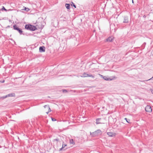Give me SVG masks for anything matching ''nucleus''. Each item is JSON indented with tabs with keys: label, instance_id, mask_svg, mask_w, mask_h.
I'll return each mask as SVG.
<instances>
[{
	"label": "nucleus",
	"instance_id": "obj_9",
	"mask_svg": "<svg viewBox=\"0 0 153 153\" xmlns=\"http://www.w3.org/2000/svg\"><path fill=\"white\" fill-rule=\"evenodd\" d=\"M128 17L127 16H124L123 22L124 23H128Z\"/></svg>",
	"mask_w": 153,
	"mask_h": 153
},
{
	"label": "nucleus",
	"instance_id": "obj_25",
	"mask_svg": "<svg viewBox=\"0 0 153 153\" xmlns=\"http://www.w3.org/2000/svg\"><path fill=\"white\" fill-rule=\"evenodd\" d=\"M151 92H152V94H153V90H151Z\"/></svg>",
	"mask_w": 153,
	"mask_h": 153
},
{
	"label": "nucleus",
	"instance_id": "obj_18",
	"mask_svg": "<svg viewBox=\"0 0 153 153\" xmlns=\"http://www.w3.org/2000/svg\"><path fill=\"white\" fill-rule=\"evenodd\" d=\"M71 5L72 6H73V7H74V8H76V5L73 2H72V4H71Z\"/></svg>",
	"mask_w": 153,
	"mask_h": 153
},
{
	"label": "nucleus",
	"instance_id": "obj_8",
	"mask_svg": "<svg viewBox=\"0 0 153 153\" xmlns=\"http://www.w3.org/2000/svg\"><path fill=\"white\" fill-rule=\"evenodd\" d=\"M107 134L109 137L115 136L116 135V133L112 132H108L107 133Z\"/></svg>",
	"mask_w": 153,
	"mask_h": 153
},
{
	"label": "nucleus",
	"instance_id": "obj_5",
	"mask_svg": "<svg viewBox=\"0 0 153 153\" xmlns=\"http://www.w3.org/2000/svg\"><path fill=\"white\" fill-rule=\"evenodd\" d=\"M14 94H9L7 95H6L3 96L2 97H0V99H4L7 97H13L14 96Z\"/></svg>",
	"mask_w": 153,
	"mask_h": 153
},
{
	"label": "nucleus",
	"instance_id": "obj_28",
	"mask_svg": "<svg viewBox=\"0 0 153 153\" xmlns=\"http://www.w3.org/2000/svg\"><path fill=\"white\" fill-rule=\"evenodd\" d=\"M71 142H72V141H71Z\"/></svg>",
	"mask_w": 153,
	"mask_h": 153
},
{
	"label": "nucleus",
	"instance_id": "obj_29",
	"mask_svg": "<svg viewBox=\"0 0 153 153\" xmlns=\"http://www.w3.org/2000/svg\"><path fill=\"white\" fill-rule=\"evenodd\" d=\"M71 142H72V141H71Z\"/></svg>",
	"mask_w": 153,
	"mask_h": 153
},
{
	"label": "nucleus",
	"instance_id": "obj_16",
	"mask_svg": "<svg viewBox=\"0 0 153 153\" xmlns=\"http://www.w3.org/2000/svg\"><path fill=\"white\" fill-rule=\"evenodd\" d=\"M24 7L25 8L24 10H25V11H26L27 12H28L30 10V9L29 8H26V7Z\"/></svg>",
	"mask_w": 153,
	"mask_h": 153
},
{
	"label": "nucleus",
	"instance_id": "obj_21",
	"mask_svg": "<svg viewBox=\"0 0 153 153\" xmlns=\"http://www.w3.org/2000/svg\"><path fill=\"white\" fill-rule=\"evenodd\" d=\"M1 10H4L5 11H7V10L5 8L4 6L1 9Z\"/></svg>",
	"mask_w": 153,
	"mask_h": 153
},
{
	"label": "nucleus",
	"instance_id": "obj_4",
	"mask_svg": "<svg viewBox=\"0 0 153 153\" xmlns=\"http://www.w3.org/2000/svg\"><path fill=\"white\" fill-rule=\"evenodd\" d=\"M99 74L100 76H101L102 78H103V79L107 81H111L113 79H111L110 78L106 76H103V75H101V74Z\"/></svg>",
	"mask_w": 153,
	"mask_h": 153
},
{
	"label": "nucleus",
	"instance_id": "obj_27",
	"mask_svg": "<svg viewBox=\"0 0 153 153\" xmlns=\"http://www.w3.org/2000/svg\"><path fill=\"white\" fill-rule=\"evenodd\" d=\"M132 3H133V0H132Z\"/></svg>",
	"mask_w": 153,
	"mask_h": 153
},
{
	"label": "nucleus",
	"instance_id": "obj_24",
	"mask_svg": "<svg viewBox=\"0 0 153 153\" xmlns=\"http://www.w3.org/2000/svg\"><path fill=\"white\" fill-rule=\"evenodd\" d=\"M152 78H153V76L150 79H149L148 80H147L146 81H147L148 80L152 79Z\"/></svg>",
	"mask_w": 153,
	"mask_h": 153
},
{
	"label": "nucleus",
	"instance_id": "obj_22",
	"mask_svg": "<svg viewBox=\"0 0 153 153\" xmlns=\"http://www.w3.org/2000/svg\"><path fill=\"white\" fill-rule=\"evenodd\" d=\"M54 140L58 141L59 140V139H58L56 138V139H54Z\"/></svg>",
	"mask_w": 153,
	"mask_h": 153
},
{
	"label": "nucleus",
	"instance_id": "obj_3",
	"mask_svg": "<svg viewBox=\"0 0 153 153\" xmlns=\"http://www.w3.org/2000/svg\"><path fill=\"white\" fill-rule=\"evenodd\" d=\"M13 28L14 29L18 31L20 34L21 35L22 34L23 31L22 30L17 27L16 25H14L13 26Z\"/></svg>",
	"mask_w": 153,
	"mask_h": 153
},
{
	"label": "nucleus",
	"instance_id": "obj_19",
	"mask_svg": "<svg viewBox=\"0 0 153 153\" xmlns=\"http://www.w3.org/2000/svg\"><path fill=\"white\" fill-rule=\"evenodd\" d=\"M128 123H130V120L128 119H127V118H126L124 119Z\"/></svg>",
	"mask_w": 153,
	"mask_h": 153
},
{
	"label": "nucleus",
	"instance_id": "obj_23",
	"mask_svg": "<svg viewBox=\"0 0 153 153\" xmlns=\"http://www.w3.org/2000/svg\"><path fill=\"white\" fill-rule=\"evenodd\" d=\"M51 119H52V121H54L56 120L54 118H53L52 117L51 118Z\"/></svg>",
	"mask_w": 153,
	"mask_h": 153
},
{
	"label": "nucleus",
	"instance_id": "obj_11",
	"mask_svg": "<svg viewBox=\"0 0 153 153\" xmlns=\"http://www.w3.org/2000/svg\"><path fill=\"white\" fill-rule=\"evenodd\" d=\"M44 107L45 108H47L48 109V112H46V113L48 114L49 113V112H50L51 111V109L49 107V105H45L44 106Z\"/></svg>",
	"mask_w": 153,
	"mask_h": 153
},
{
	"label": "nucleus",
	"instance_id": "obj_17",
	"mask_svg": "<svg viewBox=\"0 0 153 153\" xmlns=\"http://www.w3.org/2000/svg\"><path fill=\"white\" fill-rule=\"evenodd\" d=\"M88 77H92L93 78H94V76L92 75V74H88Z\"/></svg>",
	"mask_w": 153,
	"mask_h": 153
},
{
	"label": "nucleus",
	"instance_id": "obj_14",
	"mask_svg": "<svg viewBox=\"0 0 153 153\" xmlns=\"http://www.w3.org/2000/svg\"><path fill=\"white\" fill-rule=\"evenodd\" d=\"M112 37H109L107 39V41L108 42H111L112 41Z\"/></svg>",
	"mask_w": 153,
	"mask_h": 153
},
{
	"label": "nucleus",
	"instance_id": "obj_2",
	"mask_svg": "<svg viewBox=\"0 0 153 153\" xmlns=\"http://www.w3.org/2000/svg\"><path fill=\"white\" fill-rule=\"evenodd\" d=\"M25 28L27 30L31 31H34L37 29V28L35 26L31 25H25Z\"/></svg>",
	"mask_w": 153,
	"mask_h": 153
},
{
	"label": "nucleus",
	"instance_id": "obj_26",
	"mask_svg": "<svg viewBox=\"0 0 153 153\" xmlns=\"http://www.w3.org/2000/svg\"><path fill=\"white\" fill-rule=\"evenodd\" d=\"M4 82V80H3L2 82H1L2 83H3Z\"/></svg>",
	"mask_w": 153,
	"mask_h": 153
},
{
	"label": "nucleus",
	"instance_id": "obj_10",
	"mask_svg": "<svg viewBox=\"0 0 153 153\" xmlns=\"http://www.w3.org/2000/svg\"><path fill=\"white\" fill-rule=\"evenodd\" d=\"M39 51L40 52H44L45 51V47L41 46L39 48Z\"/></svg>",
	"mask_w": 153,
	"mask_h": 153
},
{
	"label": "nucleus",
	"instance_id": "obj_7",
	"mask_svg": "<svg viewBox=\"0 0 153 153\" xmlns=\"http://www.w3.org/2000/svg\"><path fill=\"white\" fill-rule=\"evenodd\" d=\"M64 142H63L62 143V147L59 149V151H65V149H64L63 148H65L66 146H67V145L66 144H64Z\"/></svg>",
	"mask_w": 153,
	"mask_h": 153
},
{
	"label": "nucleus",
	"instance_id": "obj_13",
	"mask_svg": "<svg viewBox=\"0 0 153 153\" xmlns=\"http://www.w3.org/2000/svg\"><path fill=\"white\" fill-rule=\"evenodd\" d=\"M88 75V74H87L86 73H84L82 76H81V77H87Z\"/></svg>",
	"mask_w": 153,
	"mask_h": 153
},
{
	"label": "nucleus",
	"instance_id": "obj_6",
	"mask_svg": "<svg viewBox=\"0 0 153 153\" xmlns=\"http://www.w3.org/2000/svg\"><path fill=\"white\" fill-rule=\"evenodd\" d=\"M145 110L146 112H150L152 111V109L150 105H147L145 108Z\"/></svg>",
	"mask_w": 153,
	"mask_h": 153
},
{
	"label": "nucleus",
	"instance_id": "obj_1",
	"mask_svg": "<svg viewBox=\"0 0 153 153\" xmlns=\"http://www.w3.org/2000/svg\"><path fill=\"white\" fill-rule=\"evenodd\" d=\"M102 132L100 129H98L95 131L91 132H90V134L92 137H97L101 135Z\"/></svg>",
	"mask_w": 153,
	"mask_h": 153
},
{
	"label": "nucleus",
	"instance_id": "obj_15",
	"mask_svg": "<svg viewBox=\"0 0 153 153\" xmlns=\"http://www.w3.org/2000/svg\"><path fill=\"white\" fill-rule=\"evenodd\" d=\"M65 6L66 7L67 9H70V4H65Z\"/></svg>",
	"mask_w": 153,
	"mask_h": 153
},
{
	"label": "nucleus",
	"instance_id": "obj_12",
	"mask_svg": "<svg viewBox=\"0 0 153 153\" xmlns=\"http://www.w3.org/2000/svg\"><path fill=\"white\" fill-rule=\"evenodd\" d=\"M101 118H98L96 119V123L97 124L102 123H103L100 121L101 120Z\"/></svg>",
	"mask_w": 153,
	"mask_h": 153
},
{
	"label": "nucleus",
	"instance_id": "obj_20",
	"mask_svg": "<svg viewBox=\"0 0 153 153\" xmlns=\"http://www.w3.org/2000/svg\"><path fill=\"white\" fill-rule=\"evenodd\" d=\"M62 91L63 93H65L68 92L67 90L65 89H63L62 90Z\"/></svg>",
	"mask_w": 153,
	"mask_h": 153
}]
</instances>
